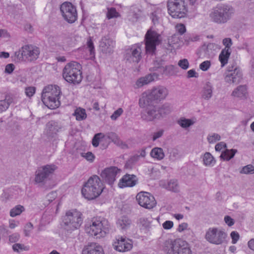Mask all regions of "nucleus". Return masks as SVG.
I'll list each match as a JSON object with an SVG mask.
<instances>
[{
  "instance_id": "nucleus-6",
  "label": "nucleus",
  "mask_w": 254,
  "mask_h": 254,
  "mask_svg": "<svg viewBox=\"0 0 254 254\" xmlns=\"http://www.w3.org/2000/svg\"><path fill=\"white\" fill-rule=\"evenodd\" d=\"M234 11V8L230 5L219 4L212 9L209 17L214 22L224 23L231 18Z\"/></svg>"
},
{
  "instance_id": "nucleus-46",
  "label": "nucleus",
  "mask_w": 254,
  "mask_h": 254,
  "mask_svg": "<svg viewBox=\"0 0 254 254\" xmlns=\"http://www.w3.org/2000/svg\"><path fill=\"white\" fill-rule=\"evenodd\" d=\"M120 16L119 13L117 11L115 8L111 7L108 9L107 17L108 19L117 18Z\"/></svg>"
},
{
  "instance_id": "nucleus-21",
  "label": "nucleus",
  "mask_w": 254,
  "mask_h": 254,
  "mask_svg": "<svg viewBox=\"0 0 254 254\" xmlns=\"http://www.w3.org/2000/svg\"><path fill=\"white\" fill-rule=\"evenodd\" d=\"M137 182V179L136 176L126 174L120 180L118 185L120 188L132 187L136 184Z\"/></svg>"
},
{
  "instance_id": "nucleus-2",
  "label": "nucleus",
  "mask_w": 254,
  "mask_h": 254,
  "mask_svg": "<svg viewBox=\"0 0 254 254\" xmlns=\"http://www.w3.org/2000/svg\"><path fill=\"white\" fill-rule=\"evenodd\" d=\"M103 189V185L100 178L97 175H93L84 184L81 192L85 198L93 200L102 193Z\"/></svg>"
},
{
  "instance_id": "nucleus-52",
  "label": "nucleus",
  "mask_w": 254,
  "mask_h": 254,
  "mask_svg": "<svg viewBox=\"0 0 254 254\" xmlns=\"http://www.w3.org/2000/svg\"><path fill=\"white\" fill-rule=\"evenodd\" d=\"M222 43L224 46H225V48L223 49H227L229 51H231V47L232 45V40L229 38H224L222 41Z\"/></svg>"
},
{
  "instance_id": "nucleus-58",
  "label": "nucleus",
  "mask_w": 254,
  "mask_h": 254,
  "mask_svg": "<svg viewBox=\"0 0 254 254\" xmlns=\"http://www.w3.org/2000/svg\"><path fill=\"white\" fill-rule=\"evenodd\" d=\"M170 159L172 160H175L179 157V151L177 149H174L170 153Z\"/></svg>"
},
{
  "instance_id": "nucleus-53",
  "label": "nucleus",
  "mask_w": 254,
  "mask_h": 254,
  "mask_svg": "<svg viewBox=\"0 0 254 254\" xmlns=\"http://www.w3.org/2000/svg\"><path fill=\"white\" fill-rule=\"evenodd\" d=\"M123 113V110L122 108H119L111 116V119L113 121H116Z\"/></svg>"
},
{
  "instance_id": "nucleus-40",
  "label": "nucleus",
  "mask_w": 254,
  "mask_h": 254,
  "mask_svg": "<svg viewBox=\"0 0 254 254\" xmlns=\"http://www.w3.org/2000/svg\"><path fill=\"white\" fill-rule=\"evenodd\" d=\"M24 206L21 205H17L10 210V216L12 217L19 215L22 212L24 211Z\"/></svg>"
},
{
  "instance_id": "nucleus-47",
  "label": "nucleus",
  "mask_w": 254,
  "mask_h": 254,
  "mask_svg": "<svg viewBox=\"0 0 254 254\" xmlns=\"http://www.w3.org/2000/svg\"><path fill=\"white\" fill-rule=\"evenodd\" d=\"M81 156L84 158L87 161L92 162L95 159V156L91 152H87L86 153H81Z\"/></svg>"
},
{
  "instance_id": "nucleus-32",
  "label": "nucleus",
  "mask_w": 254,
  "mask_h": 254,
  "mask_svg": "<svg viewBox=\"0 0 254 254\" xmlns=\"http://www.w3.org/2000/svg\"><path fill=\"white\" fill-rule=\"evenodd\" d=\"M231 54V51H229L228 49H223L219 56V60L221 63L222 67L224 66L228 63V60Z\"/></svg>"
},
{
  "instance_id": "nucleus-45",
  "label": "nucleus",
  "mask_w": 254,
  "mask_h": 254,
  "mask_svg": "<svg viewBox=\"0 0 254 254\" xmlns=\"http://www.w3.org/2000/svg\"><path fill=\"white\" fill-rule=\"evenodd\" d=\"M241 174H254V167L252 165H248L243 167L240 170Z\"/></svg>"
},
{
  "instance_id": "nucleus-30",
  "label": "nucleus",
  "mask_w": 254,
  "mask_h": 254,
  "mask_svg": "<svg viewBox=\"0 0 254 254\" xmlns=\"http://www.w3.org/2000/svg\"><path fill=\"white\" fill-rule=\"evenodd\" d=\"M213 93V86L209 82L205 83L201 91V97L205 100L210 99Z\"/></svg>"
},
{
  "instance_id": "nucleus-31",
  "label": "nucleus",
  "mask_w": 254,
  "mask_h": 254,
  "mask_svg": "<svg viewBox=\"0 0 254 254\" xmlns=\"http://www.w3.org/2000/svg\"><path fill=\"white\" fill-rule=\"evenodd\" d=\"M203 164L205 166L212 167L216 163V160L209 152L205 153L202 156Z\"/></svg>"
},
{
  "instance_id": "nucleus-23",
  "label": "nucleus",
  "mask_w": 254,
  "mask_h": 254,
  "mask_svg": "<svg viewBox=\"0 0 254 254\" xmlns=\"http://www.w3.org/2000/svg\"><path fill=\"white\" fill-rule=\"evenodd\" d=\"M115 42L109 36L103 37L100 42V46L102 50L106 53H110L112 52L115 47Z\"/></svg>"
},
{
  "instance_id": "nucleus-14",
  "label": "nucleus",
  "mask_w": 254,
  "mask_h": 254,
  "mask_svg": "<svg viewBox=\"0 0 254 254\" xmlns=\"http://www.w3.org/2000/svg\"><path fill=\"white\" fill-rule=\"evenodd\" d=\"M60 10L63 17L68 23H73L77 20L76 9L71 3L64 2L61 5Z\"/></svg>"
},
{
  "instance_id": "nucleus-38",
  "label": "nucleus",
  "mask_w": 254,
  "mask_h": 254,
  "mask_svg": "<svg viewBox=\"0 0 254 254\" xmlns=\"http://www.w3.org/2000/svg\"><path fill=\"white\" fill-rule=\"evenodd\" d=\"M74 115L77 121H82L87 117L86 111L84 109L78 108L74 112Z\"/></svg>"
},
{
  "instance_id": "nucleus-48",
  "label": "nucleus",
  "mask_w": 254,
  "mask_h": 254,
  "mask_svg": "<svg viewBox=\"0 0 254 254\" xmlns=\"http://www.w3.org/2000/svg\"><path fill=\"white\" fill-rule=\"evenodd\" d=\"M211 65V63L210 61H205L199 64V67L201 70L206 71L208 70Z\"/></svg>"
},
{
  "instance_id": "nucleus-50",
  "label": "nucleus",
  "mask_w": 254,
  "mask_h": 254,
  "mask_svg": "<svg viewBox=\"0 0 254 254\" xmlns=\"http://www.w3.org/2000/svg\"><path fill=\"white\" fill-rule=\"evenodd\" d=\"M176 31L179 33L180 35H183L186 31V28L184 24L182 23H179L175 26Z\"/></svg>"
},
{
  "instance_id": "nucleus-26",
  "label": "nucleus",
  "mask_w": 254,
  "mask_h": 254,
  "mask_svg": "<svg viewBox=\"0 0 254 254\" xmlns=\"http://www.w3.org/2000/svg\"><path fill=\"white\" fill-rule=\"evenodd\" d=\"M160 185L164 189L173 192H178L180 187L178 181L175 179H172L167 182H161Z\"/></svg>"
},
{
  "instance_id": "nucleus-22",
  "label": "nucleus",
  "mask_w": 254,
  "mask_h": 254,
  "mask_svg": "<svg viewBox=\"0 0 254 254\" xmlns=\"http://www.w3.org/2000/svg\"><path fill=\"white\" fill-rule=\"evenodd\" d=\"M82 254H105L104 250L98 244L92 243L84 246Z\"/></svg>"
},
{
  "instance_id": "nucleus-4",
  "label": "nucleus",
  "mask_w": 254,
  "mask_h": 254,
  "mask_svg": "<svg viewBox=\"0 0 254 254\" xmlns=\"http://www.w3.org/2000/svg\"><path fill=\"white\" fill-rule=\"evenodd\" d=\"M85 230L89 235L96 238L104 237L109 231L108 221L101 218H93L87 222Z\"/></svg>"
},
{
  "instance_id": "nucleus-10",
  "label": "nucleus",
  "mask_w": 254,
  "mask_h": 254,
  "mask_svg": "<svg viewBox=\"0 0 254 254\" xmlns=\"http://www.w3.org/2000/svg\"><path fill=\"white\" fill-rule=\"evenodd\" d=\"M40 54V50L37 47L32 45L23 46L18 51L15 52V56L18 61L28 62L36 60Z\"/></svg>"
},
{
  "instance_id": "nucleus-9",
  "label": "nucleus",
  "mask_w": 254,
  "mask_h": 254,
  "mask_svg": "<svg viewBox=\"0 0 254 254\" xmlns=\"http://www.w3.org/2000/svg\"><path fill=\"white\" fill-rule=\"evenodd\" d=\"M167 7L168 14L173 18H182L187 15L186 0H168Z\"/></svg>"
},
{
  "instance_id": "nucleus-15",
  "label": "nucleus",
  "mask_w": 254,
  "mask_h": 254,
  "mask_svg": "<svg viewBox=\"0 0 254 254\" xmlns=\"http://www.w3.org/2000/svg\"><path fill=\"white\" fill-rule=\"evenodd\" d=\"M121 173V169L115 166H111L102 170L100 176L104 182L112 186L120 176Z\"/></svg>"
},
{
  "instance_id": "nucleus-44",
  "label": "nucleus",
  "mask_w": 254,
  "mask_h": 254,
  "mask_svg": "<svg viewBox=\"0 0 254 254\" xmlns=\"http://www.w3.org/2000/svg\"><path fill=\"white\" fill-rule=\"evenodd\" d=\"M103 140H105L104 134L101 133H97L92 139V145L94 147H97L99 145V142Z\"/></svg>"
},
{
  "instance_id": "nucleus-13",
  "label": "nucleus",
  "mask_w": 254,
  "mask_h": 254,
  "mask_svg": "<svg viewBox=\"0 0 254 254\" xmlns=\"http://www.w3.org/2000/svg\"><path fill=\"white\" fill-rule=\"evenodd\" d=\"M161 41V36L159 34L151 29L148 30L145 35L146 53L153 54L156 50V46L160 43Z\"/></svg>"
},
{
  "instance_id": "nucleus-54",
  "label": "nucleus",
  "mask_w": 254,
  "mask_h": 254,
  "mask_svg": "<svg viewBox=\"0 0 254 254\" xmlns=\"http://www.w3.org/2000/svg\"><path fill=\"white\" fill-rule=\"evenodd\" d=\"M188 230H189V224L186 222L181 223L177 228V231L179 233H182Z\"/></svg>"
},
{
  "instance_id": "nucleus-12",
  "label": "nucleus",
  "mask_w": 254,
  "mask_h": 254,
  "mask_svg": "<svg viewBox=\"0 0 254 254\" xmlns=\"http://www.w3.org/2000/svg\"><path fill=\"white\" fill-rule=\"evenodd\" d=\"M133 242L125 236H118L113 240L112 245L113 249L120 253H127L130 251L133 248Z\"/></svg>"
},
{
  "instance_id": "nucleus-51",
  "label": "nucleus",
  "mask_w": 254,
  "mask_h": 254,
  "mask_svg": "<svg viewBox=\"0 0 254 254\" xmlns=\"http://www.w3.org/2000/svg\"><path fill=\"white\" fill-rule=\"evenodd\" d=\"M87 48L90 52V55H94L95 50L94 46L93 45V43L91 39V38H89L87 41Z\"/></svg>"
},
{
  "instance_id": "nucleus-11",
  "label": "nucleus",
  "mask_w": 254,
  "mask_h": 254,
  "mask_svg": "<svg viewBox=\"0 0 254 254\" xmlns=\"http://www.w3.org/2000/svg\"><path fill=\"white\" fill-rule=\"evenodd\" d=\"M227 236L226 233L222 229L211 227L206 231L205 238L209 243L219 245L225 242Z\"/></svg>"
},
{
  "instance_id": "nucleus-5",
  "label": "nucleus",
  "mask_w": 254,
  "mask_h": 254,
  "mask_svg": "<svg viewBox=\"0 0 254 254\" xmlns=\"http://www.w3.org/2000/svg\"><path fill=\"white\" fill-rule=\"evenodd\" d=\"M81 65L76 62L67 63L63 70V77L68 83L74 85L79 84L82 80Z\"/></svg>"
},
{
  "instance_id": "nucleus-63",
  "label": "nucleus",
  "mask_w": 254,
  "mask_h": 254,
  "mask_svg": "<svg viewBox=\"0 0 254 254\" xmlns=\"http://www.w3.org/2000/svg\"><path fill=\"white\" fill-rule=\"evenodd\" d=\"M15 68L14 65L12 64H9L5 66L4 71L8 74L11 73Z\"/></svg>"
},
{
  "instance_id": "nucleus-35",
  "label": "nucleus",
  "mask_w": 254,
  "mask_h": 254,
  "mask_svg": "<svg viewBox=\"0 0 254 254\" xmlns=\"http://www.w3.org/2000/svg\"><path fill=\"white\" fill-rule=\"evenodd\" d=\"M217 45L213 43H209L207 45L204 44L200 48L201 51H204V55L206 56H210L213 52L212 49H216Z\"/></svg>"
},
{
  "instance_id": "nucleus-1",
  "label": "nucleus",
  "mask_w": 254,
  "mask_h": 254,
  "mask_svg": "<svg viewBox=\"0 0 254 254\" xmlns=\"http://www.w3.org/2000/svg\"><path fill=\"white\" fill-rule=\"evenodd\" d=\"M61 94V89L59 86L48 85L43 89L42 101L48 108L56 109L61 105L60 99Z\"/></svg>"
},
{
  "instance_id": "nucleus-25",
  "label": "nucleus",
  "mask_w": 254,
  "mask_h": 254,
  "mask_svg": "<svg viewBox=\"0 0 254 254\" xmlns=\"http://www.w3.org/2000/svg\"><path fill=\"white\" fill-rule=\"evenodd\" d=\"M17 98L12 95H6L4 100H0V113L5 111L11 103H16Z\"/></svg>"
},
{
  "instance_id": "nucleus-28",
  "label": "nucleus",
  "mask_w": 254,
  "mask_h": 254,
  "mask_svg": "<svg viewBox=\"0 0 254 254\" xmlns=\"http://www.w3.org/2000/svg\"><path fill=\"white\" fill-rule=\"evenodd\" d=\"M157 78V75L155 73L149 74L144 77L139 78L136 82L137 87H140L146 85Z\"/></svg>"
},
{
  "instance_id": "nucleus-7",
  "label": "nucleus",
  "mask_w": 254,
  "mask_h": 254,
  "mask_svg": "<svg viewBox=\"0 0 254 254\" xmlns=\"http://www.w3.org/2000/svg\"><path fill=\"white\" fill-rule=\"evenodd\" d=\"M82 221V213L75 209L67 211L63 220L64 229L70 232L79 228Z\"/></svg>"
},
{
  "instance_id": "nucleus-36",
  "label": "nucleus",
  "mask_w": 254,
  "mask_h": 254,
  "mask_svg": "<svg viewBox=\"0 0 254 254\" xmlns=\"http://www.w3.org/2000/svg\"><path fill=\"white\" fill-rule=\"evenodd\" d=\"M169 44L173 48H178L181 45V39L178 34H174L168 39Z\"/></svg>"
},
{
  "instance_id": "nucleus-60",
  "label": "nucleus",
  "mask_w": 254,
  "mask_h": 254,
  "mask_svg": "<svg viewBox=\"0 0 254 254\" xmlns=\"http://www.w3.org/2000/svg\"><path fill=\"white\" fill-rule=\"evenodd\" d=\"M173 222L170 220L166 221L162 224V227L165 230L171 229L173 228Z\"/></svg>"
},
{
  "instance_id": "nucleus-61",
  "label": "nucleus",
  "mask_w": 254,
  "mask_h": 254,
  "mask_svg": "<svg viewBox=\"0 0 254 254\" xmlns=\"http://www.w3.org/2000/svg\"><path fill=\"white\" fill-rule=\"evenodd\" d=\"M20 238V235L18 233H14L9 236V241L10 243L17 242Z\"/></svg>"
},
{
  "instance_id": "nucleus-59",
  "label": "nucleus",
  "mask_w": 254,
  "mask_h": 254,
  "mask_svg": "<svg viewBox=\"0 0 254 254\" xmlns=\"http://www.w3.org/2000/svg\"><path fill=\"white\" fill-rule=\"evenodd\" d=\"M224 220L225 223L229 227L233 226L235 223L234 220L228 215L224 217Z\"/></svg>"
},
{
  "instance_id": "nucleus-20",
  "label": "nucleus",
  "mask_w": 254,
  "mask_h": 254,
  "mask_svg": "<svg viewBox=\"0 0 254 254\" xmlns=\"http://www.w3.org/2000/svg\"><path fill=\"white\" fill-rule=\"evenodd\" d=\"M242 77L241 70L238 68L230 70L226 73L225 81L228 83H238Z\"/></svg>"
},
{
  "instance_id": "nucleus-33",
  "label": "nucleus",
  "mask_w": 254,
  "mask_h": 254,
  "mask_svg": "<svg viewBox=\"0 0 254 254\" xmlns=\"http://www.w3.org/2000/svg\"><path fill=\"white\" fill-rule=\"evenodd\" d=\"M162 10L160 8H157L150 15V18L154 25L159 24L162 20Z\"/></svg>"
},
{
  "instance_id": "nucleus-3",
  "label": "nucleus",
  "mask_w": 254,
  "mask_h": 254,
  "mask_svg": "<svg viewBox=\"0 0 254 254\" xmlns=\"http://www.w3.org/2000/svg\"><path fill=\"white\" fill-rule=\"evenodd\" d=\"M168 94L169 91L166 87L162 85L154 86L150 90L142 94L139 101V106L144 107L152 101L163 100L166 98Z\"/></svg>"
},
{
  "instance_id": "nucleus-49",
  "label": "nucleus",
  "mask_w": 254,
  "mask_h": 254,
  "mask_svg": "<svg viewBox=\"0 0 254 254\" xmlns=\"http://www.w3.org/2000/svg\"><path fill=\"white\" fill-rule=\"evenodd\" d=\"M33 228V226L31 223L29 222L27 223L24 226V233L25 236L28 237L30 236L31 232Z\"/></svg>"
},
{
  "instance_id": "nucleus-39",
  "label": "nucleus",
  "mask_w": 254,
  "mask_h": 254,
  "mask_svg": "<svg viewBox=\"0 0 254 254\" xmlns=\"http://www.w3.org/2000/svg\"><path fill=\"white\" fill-rule=\"evenodd\" d=\"M237 152V150L236 149H226L221 154V157L224 160L229 161L233 158Z\"/></svg>"
},
{
  "instance_id": "nucleus-16",
  "label": "nucleus",
  "mask_w": 254,
  "mask_h": 254,
  "mask_svg": "<svg viewBox=\"0 0 254 254\" xmlns=\"http://www.w3.org/2000/svg\"><path fill=\"white\" fill-rule=\"evenodd\" d=\"M57 169L54 164H49L39 167L35 172V182L41 183L45 181Z\"/></svg>"
},
{
  "instance_id": "nucleus-34",
  "label": "nucleus",
  "mask_w": 254,
  "mask_h": 254,
  "mask_svg": "<svg viewBox=\"0 0 254 254\" xmlns=\"http://www.w3.org/2000/svg\"><path fill=\"white\" fill-rule=\"evenodd\" d=\"M150 155L157 160L163 159L165 156L163 149L160 147L153 148L150 152Z\"/></svg>"
},
{
  "instance_id": "nucleus-18",
  "label": "nucleus",
  "mask_w": 254,
  "mask_h": 254,
  "mask_svg": "<svg viewBox=\"0 0 254 254\" xmlns=\"http://www.w3.org/2000/svg\"><path fill=\"white\" fill-rule=\"evenodd\" d=\"M136 199L141 206L147 209H151L156 204L154 196L148 192L141 191L139 192L136 195Z\"/></svg>"
},
{
  "instance_id": "nucleus-27",
  "label": "nucleus",
  "mask_w": 254,
  "mask_h": 254,
  "mask_svg": "<svg viewBox=\"0 0 254 254\" xmlns=\"http://www.w3.org/2000/svg\"><path fill=\"white\" fill-rule=\"evenodd\" d=\"M196 122L195 118L190 119L182 117L177 121V124L183 128L188 129L192 127Z\"/></svg>"
},
{
  "instance_id": "nucleus-17",
  "label": "nucleus",
  "mask_w": 254,
  "mask_h": 254,
  "mask_svg": "<svg viewBox=\"0 0 254 254\" xmlns=\"http://www.w3.org/2000/svg\"><path fill=\"white\" fill-rule=\"evenodd\" d=\"M141 108H144L141 112V117L143 120L151 122L160 119L158 106L152 105L150 102L148 105Z\"/></svg>"
},
{
  "instance_id": "nucleus-57",
  "label": "nucleus",
  "mask_w": 254,
  "mask_h": 254,
  "mask_svg": "<svg viewBox=\"0 0 254 254\" xmlns=\"http://www.w3.org/2000/svg\"><path fill=\"white\" fill-rule=\"evenodd\" d=\"M25 93L27 97H31L35 93V88L32 86L26 87L25 90Z\"/></svg>"
},
{
  "instance_id": "nucleus-55",
  "label": "nucleus",
  "mask_w": 254,
  "mask_h": 254,
  "mask_svg": "<svg viewBox=\"0 0 254 254\" xmlns=\"http://www.w3.org/2000/svg\"><path fill=\"white\" fill-rule=\"evenodd\" d=\"M178 65L183 69H187L189 67V63L187 59L181 60L178 62Z\"/></svg>"
},
{
  "instance_id": "nucleus-8",
  "label": "nucleus",
  "mask_w": 254,
  "mask_h": 254,
  "mask_svg": "<svg viewBox=\"0 0 254 254\" xmlns=\"http://www.w3.org/2000/svg\"><path fill=\"white\" fill-rule=\"evenodd\" d=\"M163 250L167 254H192L188 243L181 239L166 241Z\"/></svg>"
},
{
  "instance_id": "nucleus-64",
  "label": "nucleus",
  "mask_w": 254,
  "mask_h": 254,
  "mask_svg": "<svg viewBox=\"0 0 254 254\" xmlns=\"http://www.w3.org/2000/svg\"><path fill=\"white\" fill-rule=\"evenodd\" d=\"M226 147V144L224 142H220L215 145V150L217 151H220Z\"/></svg>"
},
{
  "instance_id": "nucleus-62",
  "label": "nucleus",
  "mask_w": 254,
  "mask_h": 254,
  "mask_svg": "<svg viewBox=\"0 0 254 254\" xmlns=\"http://www.w3.org/2000/svg\"><path fill=\"white\" fill-rule=\"evenodd\" d=\"M232 238V243L233 244H236L238 240L239 239V234L236 231H233L230 234Z\"/></svg>"
},
{
  "instance_id": "nucleus-19",
  "label": "nucleus",
  "mask_w": 254,
  "mask_h": 254,
  "mask_svg": "<svg viewBox=\"0 0 254 254\" xmlns=\"http://www.w3.org/2000/svg\"><path fill=\"white\" fill-rule=\"evenodd\" d=\"M142 44L137 43L132 45L127 51L125 59L130 63H138L141 59V48Z\"/></svg>"
},
{
  "instance_id": "nucleus-41",
  "label": "nucleus",
  "mask_w": 254,
  "mask_h": 254,
  "mask_svg": "<svg viewBox=\"0 0 254 254\" xmlns=\"http://www.w3.org/2000/svg\"><path fill=\"white\" fill-rule=\"evenodd\" d=\"M158 112L160 114V119H161L170 114L171 111L169 105H163L161 107L158 106Z\"/></svg>"
},
{
  "instance_id": "nucleus-29",
  "label": "nucleus",
  "mask_w": 254,
  "mask_h": 254,
  "mask_svg": "<svg viewBox=\"0 0 254 254\" xmlns=\"http://www.w3.org/2000/svg\"><path fill=\"white\" fill-rule=\"evenodd\" d=\"M232 95L241 99H246L248 95L247 88L244 85L239 86L233 91Z\"/></svg>"
},
{
  "instance_id": "nucleus-37",
  "label": "nucleus",
  "mask_w": 254,
  "mask_h": 254,
  "mask_svg": "<svg viewBox=\"0 0 254 254\" xmlns=\"http://www.w3.org/2000/svg\"><path fill=\"white\" fill-rule=\"evenodd\" d=\"M104 138L105 140L109 139L117 145H119L121 143V141L119 136L114 132L107 133L105 135H104Z\"/></svg>"
},
{
  "instance_id": "nucleus-56",
  "label": "nucleus",
  "mask_w": 254,
  "mask_h": 254,
  "mask_svg": "<svg viewBox=\"0 0 254 254\" xmlns=\"http://www.w3.org/2000/svg\"><path fill=\"white\" fill-rule=\"evenodd\" d=\"M164 133L163 129H159L157 131H155L151 134L152 139L153 141L156 140L157 139L161 137Z\"/></svg>"
},
{
  "instance_id": "nucleus-42",
  "label": "nucleus",
  "mask_w": 254,
  "mask_h": 254,
  "mask_svg": "<svg viewBox=\"0 0 254 254\" xmlns=\"http://www.w3.org/2000/svg\"><path fill=\"white\" fill-rule=\"evenodd\" d=\"M220 139L221 136L220 135L216 133H209L207 137L208 142L211 144L215 143L216 142L220 140Z\"/></svg>"
},
{
  "instance_id": "nucleus-43",
  "label": "nucleus",
  "mask_w": 254,
  "mask_h": 254,
  "mask_svg": "<svg viewBox=\"0 0 254 254\" xmlns=\"http://www.w3.org/2000/svg\"><path fill=\"white\" fill-rule=\"evenodd\" d=\"M12 249L15 252L19 253L23 251H28L29 250V247L25 246L23 244L17 243L12 246Z\"/></svg>"
},
{
  "instance_id": "nucleus-24",
  "label": "nucleus",
  "mask_w": 254,
  "mask_h": 254,
  "mask_svg": "<svg viewBox=\"0 0 254 254\" xmlns=\"http://www.w3.org/2000/svg\"><path fill=\"white\" fill-rule=\"evenodd\" d=\"M117 226L122 232H124L130 228L132 226V222L127 217L124 216L118 219Z\"/></svg>"
}]
</instances>
